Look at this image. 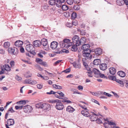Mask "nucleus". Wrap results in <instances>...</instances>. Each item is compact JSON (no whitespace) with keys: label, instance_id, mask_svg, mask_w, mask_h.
<instances>
[{"label":"nucleus","instance_id":"nucleus-1","mask_svg":"<svg viewBox=\"0 0 128 128\" xmlns=\"http://www.w3.org/2000/svg\"><path fill=\"white\" fill-rule=\"evenodd\" d=\"M72 44V42H70V40L67 38L64 39L63 41H61L59 42V44L61 48L65 47L66 48H68Z\"/></svg>","mask_w":128,"mask_h":128},{"label":"nucleus","instance_id":"nucleus-2","mask_svg":"<svg viewBox=\"0 0 128 128\" xmlns=\"http://www.w3.org/2000/svg\"><path fill=\"white\" fill-rule=\"evenodd\" d=\"M28 102V101L27 100H22L17 102L16 104L19 106H15V108L16 110L18 109L21 110L23 109L24 106L26 104V103Z\"/></svg>","mask_w":128,"mask_h":128},{"label":"nucleus","instance_id":"nucleus-3","mask_svg":"<svg viewBox=\"0 0 128 128\" xmlns=\"http://www.w3.org/2000/svg\"><path fill=\"white\" fill-rule=\"evenodd\" d=\"M102 52V50L100 48H98L96 49L94 51L92 52V56L94 58H96L100 55Z\"/></svg>","mask_w":128,"mask_h":128},{"label":"nucleus","instance_id":"nucleus-4","mask_svg":"<svg viewBox=\"0 0 128 128\" xmlns=\"http://www.w3.org/2000/svg\"><path fill=\"white\" fill-rule=\"evenodd\" d=\"M61 102H62L61 100H58L56 103L55 107L58 110H61L64 108V105Z\"/></svg>","mask_w":128,"mask_h":128},{"label":"nucleus","instance_id":"nucleus-5","mask_svg":"<svg viewBox=\"0 0 128 128\" xmlns=\"http://www.w3.org/2000/svg\"><path fill=\"white\" fill-rule=\"evenodd\" d=\"M26 50L31 54L33 53L34 51V46L30 43H28L26 46Z\"/></svg>","mask_w":128,"mask_h":128},{"label":"nucleus","instance_id":"nucleus-6","mask_svg":"<svg viewBox=\"0 0 128 128\" xmlns=\"http://www.w3.org/2000/svg\"><path fill=\"white\" fill-rule=\"evenodd\" d=\"M72 40L73 42H72L73 44H74L76 46H79L80 45V44L78 42H80V38L78 36L76 35L74 36L72 38ZM72 45H73V44Z\"/></svg>","mask_w":128,"mask_h":128},{"label":"nucleus","instance_id":"nucleus-7","mask_svg":"<svg viewBox=\"0 0 128 128\" xmlns=\"http://www.w3.org/2000/svg\"><path fill=\"white\" fill-rule=\"evenodd\" d=\"M8 52L10 54L16 55L18 53L17 49L15 47H10L8 50Z\"/></svg>","mask_w":128,"mask_h":128},{"label":"nucleus","instance_id":"nucleus-8","mask_svg":"<svg viewBox=\"0 0 128 128\" xmlns=\"http://www.w3.org/2000/svg\"><path fill=\"white\" fill-rule=\"evenodd\" d=\"M90 52H84L83 53L82 55L83 56L86 58L87 59H90L92 57V55L90 54Z\"/></svg>","mask_w":128,"mask_h":128},{"label":"nucleus","instance_id":"nucleus-9","mask_svg":"<svg viewBox=\"0 0 128 128\" xmlns=\"http://www.w3.org/2000/svg\"><path fill=\"white\" fill-rule=\"evenodd\" d=\"M23 109L25 112L27 113L30 112L32 109V106L28 105L24 106Z\"/></svg>","mask_w":128,"mask_h":128},{"label":"nucleus","instance_id":"nucleus-10","mask_svg":"<svg viewBox=\"0 0 128 128\" xmlns=\"http://www.w3.org/2000/svg\"><path fill=\"white\" fill-rule=\"evenodd\" d=\"M14 124V120L12 119H10L8 120L7 124H6V128H10L9 126L13 125Z\"/></svg>","mask_w":128,"mask_h":128},{"label":"nucleus","instance_id":"nucleus-11","mask_svg":"<svg viewBox=\"0 0 128 128\" xmlns=\"http://www.w3.org/2000/svg\"><path fill=\"white\" fill-rule=\"evenodd\" d=\"M1 66L6 73V72L10 71L11 70V67L8 64H5Z\"/></svg>","mask_w":128,"mask_h":128},{"label":"nucleus","instance_id":"nucleus-12","mask_svg":"<svg viewBox=\"0 0 128 128\" xmlns=\"http://www.w3.org/2000/svg\"><path fill=\"white\" fill-rule=\"evenodd\" d=\"M89 116L90 120L92 121H96L97 120V115L94 112L92 114L90 115Z\"/></svg>","mask_w":128,"mask_h":128},{"label":"nucleus","instance_id":"nucleus-13","mask_svg":"<svg viewBox=\"0 0 128 128\" xmlns=\"http://www.w3.org/2000/svg\"><path fill=\"white\" fill-rule=\"evenodd\" d=\"M90 46L89 44H84L82 46V48L84 52L88 51H89V52H90Z\"/></svg>","mask_w":128,"mask_h":128},{"label":"nucleus","instance_id":"nucleus-14","mask_svg":"<svg viewBox=\"0 0 128 128\" xmlns=\"http://www.w3.org/2000/svg\"><path fill=\"white\" fill-rule=\"evenodd\" d=\"M42 44L44 46V48L46 50L47 49L46 48H47L48 46H46L48 44V40L47 39H43L42 40Z\"/></svg>","mask_w":128,"mask_h":128},{"label":"nucleus","instance_id":"nucleus-15","mask_svg":"<svg viewBox=\"0 0 128 128\" xmlns=\"http://www.w3.org/2000/svg\"><path fill=\"white\" fill-rule=\"evenodd\" d=\"M58 43L56 41H53L50 44V47L52 49H55L57 47Z\"/></svg>","mask_w":128,"mask_h":128},{"label":"nucleus","instance_id":"nucleus-16","mask_svg":"<svg viewBox=\"0 0 128 128\" xmlns=\"http://www.w3.org/2000/svg\"><path fill=\"white\" fill-rule=\"evenodd\" d=\"M23 42L20 40H18L16 41L14 43L15 46L18 47H20L23 44Z\"/></svg>","mask_w":128,"mask_h":128},{"label":"nucleus","instance_id":"nucleus-17","mask_svg":"<svg viewBox=\"0 0 128 128\" xmlns=\"http://www.w3.org/2000/svg\"><path fill=\"white\" fill-rule=\"evenodd\" d=\"M88 110L87 109V110H84L82 111L81 112V114L83 116L86 117H89V114Z\"/></svg>","mask_w":128,"mask_h":128},{"label":"nucleus","instance_id":"nucleus-18","mask_svg":"<svg viewBox=\"0 0 128 128\" xmlns=\"http://www.w3.org/2000/svg\"><path fill=\"white\" fill-rule=\"evenodd\" d=\"M107 65L105 63L101 64L100 65V70H104L107 69Z\"/></svg>","mask_w":128,"mask_h":128},{"label":"nucleus","instance_id":"nucleus-19","mask_svg":"<svg viewBox=\"0 0 128 128\" xmlns=\"http://www.w3.org/2000/svg\"><path fill=\"white\" fill-rule=\"evenodd\" d=\"M75 110V109L70 106H68L66 108L67 112L70 113H72Z\"/></svg>","mask_w":128,"mask_h":128},{"label":"nucleus","instance_id":"nucleus-20","mask_svg":"<svg viewBox=\"0 0 128 128\" xmlns=\"http://www.w3.org/2000/svg\"><path fill=\"white\" fill-rule=\"evenodd\" d=\"M41 42L40 40H36L34 41L33 42V44L36 47H38L40 46Z\"/></svg>","mask_w":128,"mask_h":128},{"label":"nucleus","instance_id":"nucleus-21","mask_svg":"<svg viewBox=\"0 0 128 128\" xmlns=\"http://www.w3.org/2000/svg\"><path fill=\"white\" fill-rule=\"evenodd\" d=\"M56 6L60 7L62 3H63L65 0H56Z\"/></svg>","mask_w":128,"mask_h":128},{"label":"nucleus","instance_id":"nucleus-22","mask_svg":"<svg viewBox=\"0 0 128 128\" xmlns=\"http://www.w3.org/2000/svg\"><path fill=\"white\" fill-rule=\"evenodd\" d=\"M92 71L93 74L94 73L95 75L94 76L96 77L98 76L100 72L96 68L93 69Z\"/></svg>","mask_w":128,"mask_h":128},{"label":"nucleus","instance_id":"nucleus-23","mask_svg":"<svg viewBox=\"0 0 128 128\" xmlns=\"http://www.w3.org/2000/svg\"><path fill=\"white\" fill-rule=\"evenodd\" d=\"M59 96L58 95L56 94L55 95V97L57 98H58L60 99H62V100L64 98V95L62 92H60V93H59Z\"/></svg>","mask_w":128,"mask_h":128},{"label":"nucleus","instance_id":"nucleus-24","mask_svg":"<svg viewBox=\"0 0 128 128\" xmlns=\"http://www.w3.org/2000/svg\"><path fill=\"white\" fill-rule=\"evenodd\" d=\"M63 3H62L61 5L60 6V7H58V6H57L58 8H61L63 10L66 11L68 10V6L66 5L65 4H62Z\"/></svg>","mask_w":128,"mask_h":128},{"label":"nucleus","instance_id":"nucleus-25","mask_svg":"<svg viewBox=\"0 0 128 128\" xmlns=\"http://www.w3.org/2000/svg\"><path fill=\"white\" fill-rule=\"evenodd\" d=\"M74 67L78 69H80V68L81 66L80 64L78 62H74L72 64Z\"/></svg>","mask_w":128,"mask_h":128},{"label":"nucleus","instance_id":"nucleus-26","mask_svg":"<svg viewBox=\"0 0 128 128\" xmlns=\"http://www.w3.org/2000/svg\"><path fill=\"white\" fill-rule=\"evenodd\" d=\"M67 99V98L64 97L62 100V102L64 103H66V104H70L72 103V102Z\"/></svg>","mask_w":128,"mask_h":128},{"label":"nucleus","instance_id":"nucleus-27","mask_svg":"<svg viewBox=\"0 0 128 128\" xmlns=\"http://www.w3.org/2000/svg\"><path fill=\"white\" fill-rule=\"evenodd\" d=\"M109 70L110 73L112 75L114 74L116 72V69L114 68H110Z\"/></svg>","mask_w":128,"mask_h":128},{"label":"nucleus","instance_id":"nucleus-28","mask_svg":"<svg viewBox=\"0 0 128 128\" xmlns=\"http://www.w3.org/2000/svg\"><path fill=\"white\" fill-rule=\"evenodd\" d=\"M79 41L80 42H78L80 43V45L86 42V40L85 38L83 37L81 38L80 40Z\"/></svg>","mask_w":128,"mask_h":128},{"label":"nucleus","instance_id":"nucleus-29","mask_svg":"<svg viewBox=\"0 0 128 128\" xmlns=\"http://www.w3.org/2000/svg\"><path fill=\"white\" fill-rule=\"evenodd\" d=\"M117 74L120 76L122 78L125 77L126 76L125 73L122 71H119Z\"/></svg>","mask_w":128,"mask_h":128},{"label":"nucleus","instance_id":"nucleus-30","mask_svg":"<svg viewBox=\"0 0 128 128\" xmlns=\"http://www.w3.org/2000/svg\"><path fill=\"white\" fill-rule=\"evenodd\" d=\"M101 61L100 59H96L94 60L93 61V64L94 65H97L99 64L100 63Z\"/></svg>","mask_w":128,"mask_h":128},{"label":"nucleus","instance_id":"nucleus-31","mask_svg":"<svg viewBox=\"0 0 128 128\" xmlns=\"http://www.w3.org/2000/svg\"><path fill=\"white\" fill-rule=\"evenodd\" d=\"M48 104L45 103L43 104H41V108H42L43 110H47V109Z\"/></svg>","mask_w":128,"mask_h":128},{"label":"nucleus","instance_id":"nucleus-32","mask_svg":"<svg viewBox=\"0 0 128 128\" xmlns=\"http://www.w3.org/2000/svg\"><path fill=\"white\" fill-rule=\"evenodd\" d=\"M116 4L119 6H122L124 4L123 0H116Z\"/></svg>","mask_w":128,"mask_h":128},{"label":"nucleus","instance_id":"nucleus-33","mask_svg":"<svg viewBox=\"0 0 128 128\" xmlns=\"http://www.w3.org/2000/svg\"><path fill=\"white\" fill-rule=\"evenodd\" d=\"M71 47V50L73 51H76L77 50V48L76 45L74 44H73V45H72Z\"/></svg>","mask_w":128,"mask_h":128},{"label":"nucleus","instance_id":"nucleus-34","mask_svg":"<svg viewBox=\"0 0 128 128\" xmlns=\"http://www.w3.org/2000/svg\"><path fill=\"white\" fill-rule=\"evenodd\" d=\"M49 1L48 2V4L51 5L52 6L56 4V1L55 0H49Z\"/></svg>","mask_w":128,"mask_h":128},{"label":"nucleus","instance_id":"nucleus-35","mask_svg":"<svg viewBox=\"0 0 128 128\" xmlns=\"http://www.w3.org/2000/svg\"><path fill=\"white\" fill-rule=\"evenodd\" d=\"M52 86L53 88H55L59 90H60L62 88V87L57 85L56 84H53L52 85Z\"/></svg>","mask_w":128,"mask_h":128},{"label":"nucleus","instance_id":"nucleus-36","mask_svg":"<svg viewBox=\"0 0 128 128\" xmlns=\"http://www.w3.org/2000/svg\"><path fill=\"white\" fill-rule=\"evenodd\" d=\"M98 76H99L101 78H102L106 79H107L108 78L106 76H105L104 74H101L100 72Z\"/></svg>","mask_w":128,"mask_h":128},{"label":"nucleus","instance_id":"nucleus-37","mask_svg":"<svg viewBox=\"0 0 128 128\" xmlns=\"http://www.w3.org/2000/svg\"><path fill=\"white\" fill-rule=\"evenodd\" d=\"M87 73H88V77H92L93 76V73L92 71L91 70V71H89L86 72Z\"/></svg>","mask_w":128,"mask_h":128},{"label":"nucleus","instance_id":"nucleus-38","mask_svg":"<svg viewBox=\"0 0 128 128\" xmlns=\"http://www.w3.org/2000/svg\"><path fill=\"white\" fill-rule=\"evenodd\" d=\"M10 46V43L9 42H5L4 44V47L6 48H8Z\"/></svg>","mask_w":128,"mask_h":128},{"label":"nucleus","instance_id":"nucleus-39","mask_svg":"<svg viewBox=\"0 0 128 128\" xmlns=\"http://www.w3.org/2000/svg\"><path fill=\"white\" fill-rule=\"evenodd\" d=\"M77 14L75 12H73L72 14V19H74L76 18Z\"/></svg>","mask_w":128,"mask_h":128},{"label":"nucleus","instance_id":"nucleus-40","mask_svg":"<svg viewBox=\"0 0 128 128\" xmlns=\"http://www.w3.org/2000/svg\"><path fill=\"white\" fill-rule=\"evenodd\" d=\"M67 3L69 5H72L73 3V0H66Z\"/></svg>","mask_w":128,"mask_h":128},{"label":"nucleus","instance_id":"nucleus-41","mask_svg":"<svg viewBox=\"0 0 128 128\" xmlns=\"http://www.w3.org/2000/svg\"><path fill=\"white\" fill-rule=\"evenodd\" d=\"M19 50L20 52L22 53H24L25 52V50L24 48L22 46L20 47Z\"/></svg>","mask_w":128,"mask_h":128},{"label":"nucleus","instance_id":"nucleus-42","mask_svg":"<svg viewBox=\"0 0 128 128\" xmlns=\"http://www.w3.org/2000/svg\"><path fill=\"white\" fill-rule=\"evenodd\" d=\"M15 79L18 81H20L22 80V78L18 75L16 76L15 77Z\"/></svg>","mask_w":128,"mask_h":128},{"label":"nucleus","instance_id":"nucleus-43","mask_svg":"<svg viewBox=\"0 0 128 128\" xmlns=\"http://www.w3.org/2000/svg\"><path fill=\"white\" fill-rule=\"evenodd\" d=\"M23 82L24 84H30L31 80H24Z\"/></svg>","mask_w":128,"mask_h":128},{"label":"nucleus","instance_id":"nucleus-44","mask_svg":"<svg viewBox=\"0 0 128 128\" xmlns=\"http://www.w3.org/2000/svg\"><path fill=\"white\" fill-rule=\"evenodd\" d=\"M108 78L112 80H115L116 78L115 76H108Z\"/></svg>","mask_w":128,"mask_h":128},{"label":"nucleus","instance_id":"nucleus-45","mask_svg":"<svg viewBox=\"0 0 128 128\" xmlns=\"http://www.w3.org/2000/svg\"><path fill=\"white\" fill-rule=\"evenodd\" d=\"M60 49H57V50L54 51V53L57 54H60L62 53V51L61 50H60Z\"/></svg>","mask_w":128,"mask_h":128},{"label":"nucleus","instance_id":"nucleus-46","mask_svg":"<svg viewBox=\"0 0 128 128\" xmlns=\"http://www.w3.org/2000/svg\"><path fill=\"white\" fill-rule=\"evenodd\" d=\"M12 60L10 59H6L4 61V62L6 64H8V63H10V62Z\"/></svg>","mask_w":128,"mask_h":128},{"label":"nucleus","instance_id":"nucleus-47","mask_svg":"<svg viewBox=\"0 0 128 128\" xmlns=\"http://www.w3.org/2000/svg\"><path fill=\"white\" fill-rule=\"evenodd\" d=\"M90 92L93 95L97 96H98V95L100 94L99 92Z\"/></svg>","mask_w":128,"mask_h":128},{"label":"nucleus","instance_id":"nucleus-48","mask_svg":"<svg viewBox=\"0 0 128 128\" xmlns=\"http://www.w3.org/2000/svg\"><path fill=\"white\" fill-rule=\"evenodd\" d=\"M10 67H13L15 65V62L14 61L12 60L10 62Z\"/></svg>","mask_w":128,"mask_h":128},{"label":"nucleus","instance_id":"nucleus-49","mask_svg":"<svg viewBox=\"0 0 128 128\" xmlns=\"http://www.w3.org/2000/svg\"><path fill=\"white\" fill-rule=\"evenodd\" d=\"M36 61L37 62H38L40 64H41L42 63V60L39 58H36Z\"/></svg>","mask_w":128,"mask_h":128},{"label":"nucleus","instance_id":"nucleus-50","mask_svg":"<svg viewBox=\"0 0 128 128\" xmlns=\"http://www.w3.org/2000/svg\"><path fill=\"white\" fill-rule=\"evenodd\" d=\"M66 26L67 27L70 28L72 27V24L71 23L67 22L66 24Z\"/></svg>","mask_w":128,"mask_h":128},{"label":"nucleus","instance_id":"nucleus-51","mask_svg":"<svg viewBox=\"0 0 128 128\" xmlns=\"http://www.w3.org/2000/svg\"><path fill=\"white\" fill-rule=\"evenodd\" d=\"M61 51H62V53L64 52L66 53H68L69 52V51L68 50L65 49H63Z\"/></svg>","mask_w":128,"mask_h":128},{"label":"nucleus","instance_id":"nucleus-52","mask_svg":"<svg viewBox=\"0 0 128 128\" xmlns=\"http://www.w3.org/2000/svg\"><path fill=\"white\" fill-rule=\"evenodd\" d=\"M30 84L34 85L37 83L36 81L35 80H31Z\"/></svg>","mask_w":128,"mask_h":128},{"label":"nucleus","instance_id":"nucleus-53","mask_svg":"<svg viewBox=\"0 0 128 128\" xmlns=\"http://www.w3.org/2000/svg\"><path fill=\"white\" fill-rule=\"evenodd\" d=\"M36 86L37 88L39 89H41L42 88V85L40 84H38Z\"/></svg>","mask_w":128,"mask_h":128},{"label":"nucleus","instance_id":"nucleus-54","mask_svg":"<svg viewBox=\"0 0 128 128\" xmlns=\"http://www.w3.org/2000/svg\"><path fill=\"white\" fill-rule=\"evenodd\" d=\"M1 70H0V75L4 74L6 73L1 66Z\"/></svg>","mask_w":128,"mask_h":128},{"label":"nucleus","instance_id":"nucleus-55","mask_svg":"<svg viewBox=\"0 0 128 128\" xmlns=\"http://www.w3.org/2000/svg\"><path fill=\"white\" fill-rule=\"evenodd\" d=\"M103 94H104L108 97H110L112 96V95L110 94L106 93L105 92H104Z\"/></svg>","mask_w":128,"mask_h":128},{"label":"nucleus","instance_id":"nucleus-56","mask_svg":"<svg viewBox=\"0 0 128 128\" xmlns=\"http://www.w3.org/2000/svg\"><path fill=\"white\" fill-rule=\"evenodd\" d=\"M36 107L37 108H41V103H39L36 104Z\"/></svg>","mask_w":128,"mask_h":128},{"label":"nucleus","instance_id":"nucleus-57","mask_svg":"<svg viewBox=\"0 0 128 128\" xmlns=\"http://www.w3.org/2000/svg\"><path fill=\"white\" fill-rule=\"evenodd\" d=\"M70 71V68H69L63 71V72H64L66 73H68Z\"/></svg>","mask_w":128,"mask_h":128},{"label":"nucleus","instance_id":"nucleus-58","mask_svg":"<svg viewBox=\"0 0 128 128\" xmlns=\"http://www.w3.org/2000/svg\"><path fill=\"white\" fill-rule=\"evenodd\" d=\"M58 100H49L48 102L52 103H56Z\"/></svg>","mask_w":128,"mask_h":128},{"label":"nucleus","instance_id":"nucleus-59","mask_svg":"<svg viewBox=\"0 0 128 128\" xmlns=\"http://www.w3.org/2000/svg\"><path fill=\"white\" fill-rule=\"evenodd\" d=\"M56 92H54L52 90H51L50 92H48V94H53L55 95V96L56 95Z\"/></svg>","mask_w":128,"mask_h":128},{"label":"nucleus","instance_id":"nucleus-60","mask_svg":"<svg viewBox=\"0 0 128 128\" xmlns=\"http://www.w3.org/2000/svg\"><path fill=\"white\" fill-rule=\"evenodd\" d=\"M108 124L109 125H115V126L116 125V124L114 123V122H111L110 121L109 122V121L108 120Z\"/></svg>","mask_w":128,"mask_h":128},{"label":"nucleus","instance_id":"nucleus-61","mask_svg":"<svg viewBox=\"0 0 128 128\" xmlns=\"http://www.w3.org/2000/svg\"><path fill=\"white\" fill-rule=\"evenodd\" d=\"M96 121V122L98 124L101 123H102V120H101L100 118H97V120Z\"/></svg>","mask_w":128,"mask_h":128},{"label":"nucleus","instance_id":"nucleus-62","mask_svg":"<svg viewBox=\"0 0 128 128\" xmlns=\"http://www.w3.org/2000/svg\"><path fill=\"white\" fill-rule=\"evenodd\" d=\"M61 60H58L55 62L54 64V66H56L61 61Z\"/></svg>","mask_w":128,"mask_h":128},{"label":"nucleus","instance_id":"nucleus-63","mask_svg":"<svg viewBox=\"0 0 128 128\" xmlns=\"http://www.w3.org/2000/svg\"><path fill=\"white\" fill-rule=\"evenodd\" d=\"M80 34L82 35H84L86 34V32L84 30H82L81 31V32H80Z\"/></svg>","mask_w":128,"mask_h":128},{"label":"nucleus","instance_id":"nucleus-64","mask_svg":"<svg viewBox=\"0 0 128 128\" xmlns=\"http://www.w3.org/2000/svg\"><path fill=\"white\" fill-rule=\"evenodd\" d=\"M72 24V25H74V26H76L78 24L77 21H73Z\"/></svg>","mask_w":128,"mask_h":128}]
</instances>
